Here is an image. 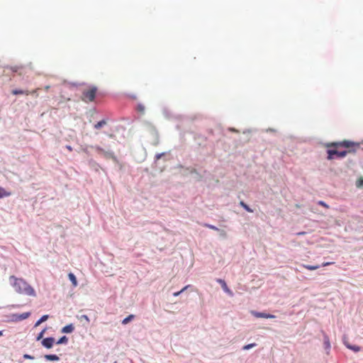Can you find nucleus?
<instances>
[{"label": "nucleus", "mask_w": 363, "mask_h": 363, "mask_svg": "<svg viewBox=\"0 0 363 363\" xmlns=\"http://www.w3.org/2000/svg\"><path fill=\"white\" fill-rule=\"evenodd\" d=\"M9 281L17 293L29 296H36L34 289L23 279L17 278L15 276H11L9 277Z\"/></svg>", "instance_id": "1"}, {"label": "nucleus", "mask_w": 363, "mask_h": 363, "mask_svg": "<svg viewBox=\"0 0 363 363\" xmlns=\"http://www.w3.org/2000/svg\"><path fill=\"white\" fill-rule=\"evenodd\" d=\"M97 88L96 86H91L87 89H85L82 92V100L85 103H89L94 101Z\"/></svg>", "instance_id": "2"}, {"label": "nucleus", "mask_w": 363, "mask_h": 363, "mask_svg": "<svg viewBox=\"0 0 363 363\" xmlns=\"http://www.w3.org/2000/svg\"><path fill=\"white\" fill-rule=\"evenodd\" d=\"M350 151H346V150H344V151H339L336 149L335 150H333V149H329L328 150L327 152H328V160H333L334 158V156H337V157H339V158H342V157H345L347 154L348 152H350Z\"/></svg>", "instance_id": "3"}, {"label": "nucleus", "mask_w": 363, "mask_h": 363, "mask_svg": "<svg viewBox=\"0 0 363 363\" xmlns=\"http://www.w3.org/2000/svg\"><path fill=\"white\" fill-rule=\"evenodd\" d=\"M354 146H358V145L353 142L349 141V140H344L342 142H339V143H333L327 145V147H346V148H350Z\"/></svg>", "instance_id": "4"}, {"label": "nucleus", "mask_w": 363, "mask_h": 363, "mask_svg": "<svg viewBox=\"0 0 363 363\" xmlns=\"http://www.w3.org/2000/svg\"><path fill=\"white\" fill-rule=\"evenodd\" d=\"M55 338L54 337H47L43 340L42 345L46 347V348H51L54 343H55Z\"/></svg>", "instance_id": "5"}, {"label": "nucleus", "mask_w": 363, "mask_h": 363, "mask_svg": "<svg viewBox=\"0 0 363 363\" xmlns=\"http://www.w3.org/2000/svg\"><path fill=\"white\" fill-rule=\"evenodd\" d=\"M217 282H218L221 285V286L225 292H226L228 294H229L231 296H233V291L228 287L225 281L223 279H218Z\"/></svg>", "instance_id": "6"}, {"label": "nucleus", "mask_w": 363, "mask_h": 363, "mask_svg": "<svg viewBox=\"0 0 363 363\" xmlns=\"http://www.w3.org/2000/svg\"><path fill=\"white\" fill-rule=\"evenodd\" d=\"M251 313L256 318H275V315L265 313L252 311Z\"/></svg>", "instance_id": "7"}, {"label": "nucleus", "mask_w": 363, "mask_h": 363, "mask_svg": "<svg viewBox=\"0 0 363 363\" xmlns=\"http://www.w3.org/2000/svg\"><path fill=\"white\" fill-rule=\"evenodd\" d=\"M92 147L94 148L99 155H101L106 157H109L112 155V152H111L109 151H106L105 150H104L103 148H101V147H99L98 145Z\"/></svg>", "instance_id": "8"}, {"label": "nucleus", "mask_w": 363, "mask_h": 363, "mask_svg": "<svg viewBox=\"0 0 363 363\" xmlns=\"http://www.w3.org/2000/svg\"><path fill=\"white\" fill-rule=\"evenodd\" d=\"M30 313L29 312L23 313L20 315H13L16 320H21L28 318Z\"/></svg>", "instance_id": "9"}, {"label": "nucleus", "mask_w": 363, "mask_h": 363, "mask_svg": "<svg viewBox=\"0 0 363 363\" xmlns=\"http://www.w3.org/2000/svg\"><path fill=\"white\" fill-rule=\"evenodd\" d=\"M22 69H23V66H18V65L6 67V69H10L11 71H12L13 72H18V74L20 75L22 74V73L21 72Z\"/></svg>", "instance_id": "10"}, {"label": "nucleus", "mask_w": 363, "mask_h": 363, "mask_svg": "<svg viewBox=\"0 0 363 363\" xmlns=\"http://www.w3.org/2000/svg\"><path fill=\"white\" fill-rule=\"evenodd\" d=\"M323 345H324V347L326 350H330V342L329 337L326 334H324Z\"/></svg>", "instance_id": "11"}, {"label": "nucleus", "mask_w": 363, "mask_h": 363, "mask_svg": "<svg viewBox=\"0 0 363 363\" xmlns=\"http://www.w3.org/2000/svg\"><path fill=\"white\" fill-rule=\"evenodd\" d=\"M45 359L48 361H58L60 357L56 354H45Z\"/></svg>", "instance_id": "12"}, {"label": "nucleus", "mask_w": 363, "mask_h": 363, "mask_svg": "<svg viewBox=\"0 0 363 363\" xmlns=\"http://www.w3.org/2000/svg\"><path fill=\"white\" fill-rule=\"evenodd\" d=\"M68 277H69V280L71 281V282L72 283L73 286L76 287L77 286L78 283H77V278L74 276V274L72 273H69L68 274Z\"/></svg>", "instance_id": "13"}, {"label": "nucleus", "mask_w": 363, "mask_h": 363, "mask_svg": "<svg viewBox=\"0 0 363 363\" xmlns=\"http://www.w3.org/2000/svg\"><path fill=\"white\" fill-rule=\"evenodd\" d=\"M11 93L13 95H18V94L29 95V91H23L21 89H13V90H12Z\"/></svg>", "instance_id": "14"}, {"label": "nucleus", "mask_w": 363, "mask_h": 363, "mask_svg": "<svg viewBox=\"0 0 363 363\" xmlns=\"http://www.w3.org/2000/svg\"><path fill=\"white\" fill-rule=\"evenodd\" d=\"M73 330H74V327L72 324L67 325L62 329V332L66 333H72Z\"/></svg>", "instance_id": "15"}, {"label": "nucleus", "mask_w": 363, "mask_h": 363, "mask_svg": "<svg viewBox=\"0 0 363 363\" xmlns=\"http://www.w3.org/2000/svg\"><path fill=\"white\" fill-rule=\"evenodd\" d=\"M11 195V193L9 191H6L4 188L0 186V199L3 197L9 196Z\"/></svg>", "instance_id": "16"}, {"label": "nucleus", "mask_w": 363, "mask_h": 363, "mask_svg": "<svg viewBox=\"0 0 363 363\" xmlns=\"http://www.w3.org/2000/svg\"><path fill=\"white\" fill-rule=\"evenodd\" d=\"M48 315H43L35 324V327H38L42 323L45 322L48 319Z\"/></svg>", "instance_id": "17"}, {"label": "nucleus", "mask_w": 363, "mask_h": 363, "mask_svg": "<svg viewBox=\"0 0 363 363\" xmlns=\"http://www.w3.org/2000/svg\"><path fill=\"white\" fill-rule=\"evenodd\" d=\"M301 266L303 268L307 269L308 270H315L320 267L319 265H308V264H301Z\"/></svg>", "instance_id": "18"}, {"label": "nucleus", "mask_w": 363, "mask_h": 363, "mask_svg": "<svg viewBox=\"0 0 363 363\" xmlns=\"http://www.w3.org/2000/svg\"><path fill=\"white\" fill-rule=\"evenodd\" d=\"M106 123H107V122H106V120H102V121H101L98 122L97 123H96V124L94 125V128H95L96 129H99V128H101V127H103L104 125H106Z\"/></svg>", "instance_id": "19"}, {"label": "nucleus", "mask_w": 363, "mask_h": 363, "mask_svg": "<svg viewBox=\"0 0 363 363\" xmlns=\"http://www.w3.org/2000/svg\"><path fill=\"white\" fill-rule=\"evenodd\" d=\"M67 342H68L67 337L66 336H63L57 341L56 344H57V345L67 344Z\"/></svg>", "instance_id": "20"}, {"label": "nucleus", "mask_w": 363, "mask_h": 363, "mask_svg": "<svg viewBox=\"0 0 363 363\" xmlns=\"http://www.w3.org/2000/svg\"><path fill=\"white\" fill-rule=\"evenodd\" d=\"M133 318H134V315H129L128 317H126L125 318H124V319L122 320V324H123V325H126V324H128L130 320H132Z\"/></svg>", "instance_id": "21"}, {"label": "nucleus", "mask_w": 363, "mask_h": 363, "mask_svg": "<svg viewBox=\"0 0 363 363\" xmlns=\"http://www.w3.org/2000/svg\"><path fill=\"white\" fill-rule=\"evenodd\" d=\"M345 345L347 348L354 351V352H359L360 350V347L359 346H356V345H350L347 343H345Z\"/></svg>", "instance_id": "22"}, {"label": "nucleus", "mask_w": 363, "mask_h": 363, "mask_svg": "<svg viewBox=\"0 0 363 363\" xmlns=\"http://www.w3.org/2000/svg\"><path fill=\"white\" fill-rule=\"evenodd\" d=\"M240 205L243 207L247 212L252 213L253 212L252 209L250 208L244 201H241L240 202Z\"/></svg>", "instance_id": "23"}, {"label": "nucleus", "mask_w": 363, "mask_h": 363, "mask_svg": "<svg viewBox=\"0 0 363 363\" xmlns=\"http://www.w3.org/2000/svg\"><path fill=\"white\" fill-rule=\"evenodd\" d=\"M356 186L358 188H363V178L360 177L356 182Z\"/></svg>", "instance_id": "24"}, {"label": "nucleus", "mask_w": 363, "mask_h": 363, "mask_svg": "<svg viewBox=\"0 0 363 363\" xmlns=\"http://www.w3.org/2000/svg\"><path fill=\"white\" fill-rule=\"evenodd\" d=\"M255 346H256V344H255V343H251V344H248V345H245V346L242 347V349H243L244 350H250V349H251V348H252V347H255Z\"/></svg>", "instance_id": "25"}, {"label": "nucleus", "mask_w": 363, "mask_h": 363, "mask_svg": "<svg viewBox=\"0 0 363 363\" xmlns=\"http://www.w3.org/2000/svg\"><path fill=\"white\" fill-rule=\"evenodd\" d=\"M188 288V286H184L181 291L174 292L173 294L174 296H179L182 292H184L186 289Z\"/></svg>", "instance_id": "26"}, {"label": "nucleus", "mask_w": 363, "mask_h": 363, "mask_svg": "<svg viewBox=\"0 0 363 363\" xmlns=\"http://www.w3.org/2000/svg\"><path fill=\"white\" fill-rule=\"evenodd\" d=\"M205 227L208 228H210V229H212V230H218L219 229L214 226V225H210V224H207V223H205L203 225Z\"/></svg>", "instance_id": "27"}, {"label": "nucleus", "mask_w": 363, "mask_h": 363, "mask_svg": "<svg viewBox=\"0 0 363 363\" xmlns=\"http://www.w3.org/2000/svg\"><path fill=\"white\" fill-rule=\"evenodd\" d=\"M45 331V330L44 329L38 334V335L37 336V340H40V339L43 338Z\"/></svg>", "instance_id": "28"}, {"label": "nucleus", "mask_w": 363, "mask_h": 363, "mask_svg": "<svg viewBox=\"0 0 363 363\" xmlns=\"http://www.w3.org/2000/svg\"><path fill=\"white\" fill-rule=\"evenodd\" d=\"M318 203L320 206H323V207H325V208H329L328 205V204H326V203H325L324 201H318Z\"/></svg>", "instance_id": "29"}, {"label": "nucleus", "mask_w": 363, "mask_h": 363, "mask_svg": "<svg viewBox=\"0 0 363 363\" xmlns=\"http://www.w3.org/2000/svg\"><path fill=\"white\" fill-rule=\"evenodd\" d=\"M39 90V89H35L34 90H33L32 91H29V94H33V95H35L36 96H38V91Z\"/></svg>", "instance_id": "30"}, {"label": "nucleus", "mask_w": 363, "mask_h": 363, "mask_svg": "<svg viewBox=\"0 0 363 363\" xmlns=\"http://www.w3.org/2000/svg\"><path fill=\"white\" fill-rule=\"evenodd\" d=\"M23 358H24V359H34V357H33V356H31V355H30V354H25L23 355Z\"/></svg>", "instance_id": "31"}, {"label": "nucleus", "mask_w": 363, "mask_h": 363, "mask_svg": "<svg viewBox=\"0 0 363 363\" xmlns=\"http://www.w3.org/2000/svg\"><path fill=\"white\" fill-rule=\"evenodd\" d=\"M333 264V262H323V263L322 264V266H323V267H326V266H329V265Z\"/></svg>", "instance_id": "32"}, {"label": "nucleus", "mask_w": 363, "mask_h": 363, "mask_svg": "<svg viewBox=\"0 0 363 363\" xmlns=\"http://www.w3.org/2000/svg\"><path fill=\"white\" fill-rule=\"evenodd\" d=\"M82 318H84V320H86L87 322H89V318H88V316H87V315H83L82 316Z\"/></svg>", "instance_id": "33"}, {"label": "nucleus", "mask_w": 363, "mask_h": 363, "mask_svg": "<svg viewBox=\"0 0 363 363\" xmlns=\"http://www.w3.org/2000/svg\"><path fill=\"white\" fill-rule=\"evenodd\" d=\"M138 110H139L140 111L143 112V111H144V107L140 105V106H138Z\"/></svg>", "instance_id": "34"}, {"label": "nucleus", "mask_w": 363, "mask_h": 363, "mask_svg": "<svg viewBox=\"0 0 363 363\" xmlns=\"http://www.w3.org/2000/svg\"><path fill=\"white\" fill-rule=\"evenodd\" d=\"M66 148L70 152L72 151V147L70 145H67Z\"/></svg>", "instance_id": "35"}, {"label": "nucleus", "mask_w": 363, "mask_h": 363, "mask_svg": "<svg viewBox=\"0 0 363 363\" xmlns=\"http://www.w3.org/2000/svg\"><path fill=\"white\" fill-rule=\"evenodd\" d=\"M49 89H50V86H45V91H48Z\"/></svg>", "instance_id": "36"}, {"label": "nucleus", "mask_w": 363, "mask_h": 363, "mask_svg": "<svg viewBox=\"0 0 363 363\" xmlns=\"http://www.w3.org/2000/svg\"><path fill=\"white\" fill-rule=\"evenodd\" d=\"M303 234H305L304 232H301V233H298L297 235H303Z\"/></svg>", "instance_id": "37"}, {"label": "nucleus", "mask_w": 363, "mask_h": 363, "mask_svg": "<svg viewBox=\"0 0 363 363\" xmlns=\"http://www.w3.org/2000/svg\"><path fill=\"white\" fill-rule=\"evenodd\" d=\"M3 335V332L0 331V337Z\"/></svg>", "instance_id": "38"}]
</instances>
